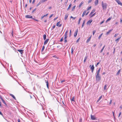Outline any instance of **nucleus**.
Here are the masks:
<instances>
[{"instance_id":"obj_10","label":"nucleus","mask_w":122,"mask_h":122,"mask_svg":"<svg viewBox=\"0 0 122 122\" xmlns=\"http://www.w3.org/2000/svg\"><path fill=\"white\" fill-rule=\"evenodd\" d=\"M78 32V29H77V30H76L74 34V36L75 37H76L77 35Z\"/></svg>"},{"instance_id":"obj_35","label":"nucleus","mask_w":122,"mask_h":122,"mask_svg":"<svg viewBox=\"0 0 122 122\" xmlns=\"http://www.w3.org/2000/svg\"><path fill=\"white\" fill-rule=\"evenodd\" d=\"M71 53L72 54H73V52L74 51V49H73V48L72 47L71 48Z\"/></svg>"},{"instance_id":"obj_16","label":"nucleus","mask_w":122,"mask_h":122,"mask_svg":"<svg viewBox=\"0 0 122 122\" xmlns=\"http://www.w3.org/2000/svg\"><path fill=\"white\" fill-rule=\"evenodd\" d=\"M85 21H86V20H84L83 21V23H82V26H81V27L82 28L83 27V26H84V24L85 23Z\"/></svg>"},{"instance_id":"obj_3","label":"nucleus","mask_w":122,"mask_h":122,"mask_svg":"<svg viewBox=\"0 0 122 122\" xmlns=\"http://www.w3.org/2000/svg\"><path fill=\"white\" fill-rule=\"evenodd\" d=\"M25 17L26 18H30L32 19H33L32 16L30 15H27L25 16Z\"/></svg>"},{"instance_id":"obj_48","label":"nucleus","mask_w":122,"mask_h":122,"mask_svg":"<svg viewBox=\"0 0 122 122\" xmlns=\"http://www.w3.org/2000/svg\"><path fill=\"white\" fill-rule=\"evenodd\" d=\"M80 39V38H79L76 41V42H79Z\"/></svg>"},{"instance_id":"obj_34","label":"nucleus","mask_w":122,"mask_h":122,"mask_svg":"<svg viewBox=\"0 0 122 122\" xmlns=\"http://www.w3.org/2000/svg\"><path fill=\"white\" fill-rule=\"evenodd\" d=\"M107 85L106 84L104 86V90H105L107 88Z\"/></svg>"},{"instance_id":"obj_6","label":"nucleus","mask_w":122,"mask_h":122,"mask_svg":"<svg viewBox=\"0 0 122 122\" xmlns=\"http://www.w3.org/2000/svg\"><path fill=\"white\" fill-rule=\"evenodd\" d=\"M17 51L19 52L20 53V54L21 55H22L23 54V51H24L23 50H17Z\"/></svg>"},{"instance_id":"obj_5","label":"nucleus","mask_w":122,"mask_h":122,"mask_svg":"<svg viewBox=\"0 0 122 122\" xmlns=\"http://www.w3.org/2000/svg\"><path fill=\"white\" fill-rule=\"evenodd\" d=\"M91 119L92 120H97V118L96 117H95L94 116L92 115L91 116Z\"/></svg>"},{"instance_id":"obj_53","label":"nucleus","mask_w":122,"mask_h":122,"mask_svg":"<svg viewBox=\"0 0 122 122\" xmlns=\"http://www.w3.org/2000/svg\"><path fill=\"white\" fill-rule=\"evenodd\" d=\"M100 62H98L96 64V66H97V65H98L100 63Z\"/></svg>"},{"instance_id":"obj_18","label":"nucleus","mask_w":122,"mask_h":122,"mask_svg":"<svg viewBox=\"0 0 122 122\" xmlns=\"http://www.w3.org/2000/svg\"><path fill=\"white\" fill-rule=\"evenodd\" d=\"M68 15V14H67L65 15V16L64 18L65 20H66L67 19Z\"/></svg>"},{"instance_id":"obj_25","label":"nucleus","mask_w":122,"mask_h":122,"mask_svg":"<svg viewBox=\"0 0 122 122\" xmlns=\"http://www.w3.org/2000/svg\"><path fill=\"white\" fill-rule=\"evenodd\" d=\"M71 102L72 101H73V102H75V97L74 96L71 99Z\"/></svg>"},{"instance_id":"obj_33","label":"nucleus","mask_w":122,"mask_h":122,"mask_svg":"<svg viewBox=\"0 0 122 122\" xmlns=\"http://www.w3.org/2000/svg\"><path fill=\"white\" fill-rule=\"evenodd\" d=\"M75 7H76V6L75 5L74 6H73L72 8V10H71L72 11H74V9H75Z\"/></svg>"},{"instance_id":"obj_26","label":"nucleus","mask_w":122,"mask_h":122,"mask_svg":"<svg viewBox=\"0 0 122 122\" xmlns=\"http://www.w3.org/2000/svg\"><path fill=\"white\" fill-rule=\"evenodd\" d=\"M43 38L44 40H45L46 39V36L45 34L43 35Z\"/></svg>"},{"instance_id":"obj_42","label":"nucleus","mask_w":122,"mask_h":122,"mask_svg":"<svg viewBox=\"0 0 122 122\" xmlns=\"http://www.w3.org/2000/svg\"><path fill=\"white\" fill-rule=\"evenodd\" d=\"M63 40V37H62L61 38V40H60V42H62V41Z\"/></svg>"},{"instance_id":"obj_64","label":"nucleus","mask_w":122,"mask_h":122,"mask_svg":"<svg viewBox=\"0 0 122 122\" xmlns=\"http://www.w3.org/2000/svg\"><path fill=\"white\" fill-rule=\"evenodd\" d=\"M18 122H20V119H18Z\"/></svg>"},{"instance_id":"obj_24","label":"nucleus","mask_w":122,"mask_h":122,"mask_svg":"<svg viewBox=\"0 0 122 122\" xmlns=\"http://www.w3.org/2000/svg\"><path fill=\"white\" fill-rule=\"evenodd\" d=\"M95 9H93L92 10V11L90 13V15L92 14L94 12H95Z\"/></svg>"},{"instance_id":"obj_20","label":"nucleus","mask_w":122,"mask_h":122,"mask_svg":"<svg viewBox=\"0 0 122 122\" xmlns=\"http://www.w3.org/2000/svg\"><path fill=\"white\" fill-rule=\"evenodd\" d=\"M83 3L84 2L83 1H82L81 2L79 6V7H81Z\"/></svg>"},{"instance_id":"obj_30","label":"nucleus","mask_w":122,"mask_h":122,"mask_svg":"<svg viewBox=\"0 0 122 122\" xmlns=\"http://www.w3.org/2000/svg\"><path fill=\"white\" fill-rule=\"evenodd\" d=\"M94 65H93L91 67V70H94Z\"/></svg>"},{"instance_id":"obj_8","label":"nucleus","mask_w":122,"mask_h":122,"mask_svg":"<svg viewBox=\"0 0 122 122\" xmlns=\"http://www.w3.org/2000/svg\"><path fill=\"white\" fill-rule=\"evenodd\" d=\"M118 3V5H121L122 6V3L119 0H117L116 1Z\"/></svg>"},{"instance_id":"obj_58","label":"nucleus","mask_w":122,"mask_h":122,"mask_svg":"<svg viewBox=\"0 0 122 122\" xmlns=\"http://www.w3.org/2000/svg\"><path fill=\"white\" fill-rule=\"evenodd\" d=\"M53 15V14H52V15H51L50 16H49V18H51L52 16Z\"/></svg>"},{"instance_id":"obj_47","label":"nucleus","mask_w":122,"mask_h":122,"mask_svg":"<svg viewBox=\"0 0 122 122\" xmlns=\"http://www.w3.org/2000/svg\"><path fill=\"white\" fill-rule=\"evenodd\" d=\"M61 83H62L63 82H64L65 81V80H61Z\"/></svg>"},{"instance_id":"obj_32","label":"nucleus","mask_w":122,"mask_h":122,"mask_svg":"<svg viewBox=\"0 0 122 122\" xmlns=\"http://www.w3.org/2000/svg\"><path fill=\"white\" fill-rule=\"evenodd\" d=\"M120 71H121V70H119L117 73V75H118L120 73Z\"/></svg>"},{"instance_id":"obj_51","label":"nucleus","mask_w":122,"mask_h":122,"mask_svg":"<svg viewBox=\"0 0 122 122\" xmlns=\"http://www.w3.org/2000/svg\"><path fill=\"white\" fill-rule=\"evenodd\" d=\"M111 18L110 17H109V18H108V19L107 20V21H109L111 19Z\"/></svg>"},{"instance_id":"obj_45","label":"nucleus","mask_w":122,"mask_h":122,"mask_svg":"<svg viewBox=\"0 0 122 122\" xmlns=\"http://www.w3.org/2000/svg\"><path fill=\"white\" fill-rule=\"evenodd\" d=\"M55 25H54L51 28V30H53L55 28Z\"/></svg>"},{"instance_id":"obj_40","label":"nucleus","mask_w":122,"mask_h":122,"mask_svg":"<svg viewBox=\"0 0 122 122\" xmlns=\"http://www.w3.org/2000/svg\"><path fill=\"white\" fill-rule=\"evenodd\" d=\"M47 0H41V2L43 3L45 1H47Z\"/></svg>"},{"instance_id":"obj_14","label":"nucleus","mask_w":122,"mask_h":122,"mask_svg":"<svg viewBox=\"0 0 122 122\" xmlns=\"http://www.w3.org/2000/svg\"><path fill=\"white\" fill-rule=\"evenodd\" d=\"M86 10H85L84 12H83L82 14V17H83L84 15H85V14H86Z\"/></svg>"},{"instance_id":"obj_36","label":"nucleus","mask_w":122,"mask_h":122,"mask_svg":"<svg viewBox=\"0 0 122 122\" xmlns=\"http://www.w3.org/2000/svg\"><path fill=\"white\" fill-rule=\"evenodd\" d=\"M91 7H92L91 6H90L87 9V11L88 10H90V9H91Z\"/></svg>"},{"instance_id":"obj_44","label":"nucleus","mask_w":122,"mask_h":122,"mask_svg":"<svg viewBox=\"0 0 122 122\" xmlns=\"http://www.w3.org/2000/svg\"><path fill=\"white\" fill-rule=\"evenodd\" d=\"M36 10V8L35 9L32 11V13H33Z\"/></svg>"},{"instance_id":"obj_57","label":"nucleus","mask_w":122,"mask_h":122,"mask_svg":"<svg viewBox=\"0 0 122 122\" xmlns=\"http://www.w3.org/2000/svg\"><path fill=\"white\" fill-rule=\"evenodd\" d=\"M33 20H35L36 21H39V20H36V19H34V18H33Z\"/></svg>"},{"instance_id":"obj_4","label":"nucleus","mask_w":122,"mask_h":122,"mask_svg":"<svg viewBox=\"0 0 122 122\" xmlns=\"http://www.w3.org/2000/svg\"><path fill=\"white\" fill-rule=\"evenodd\" d=\"M0 98L1 100V101L6 106H7V105L6 103L5 102V101L3 99L2 96L0 95Z\"/></svg>"},{"instance_id":"obj_11","label":"nucleus","mask_w":122,"mask_h":122,"mask_svg":"<svg viewBox=\"0 0 122 122\" xmlns=\"http://www.w3.org/2000/svg\"><path fill=\"white\" fill-rule=\"evenodd\" d=\"M113 30V29H111L109 30L108 31V32H107L106 33V35H107L109 34Z\"/></svg>"},{"instance_id":"obj_31","label":"nucleus","mask_w":122,"mask_h":122,"mask_svg":"<svg viewBox=\"0 0 122 122\" xmlns=\"http://www.w3.org/2000/svg\"><path fill=\"white\" fill-rule=\"evenodd\" d=\"M45 46H43L42 49H41V52H42L44 50V49H45Z\"/></svg>"},{"instance_id":"obj_23","label":"nucleus","mask_w":122,"mask_h":122,"mask_svg":"<svg viewBox=\"0 0 122 122\" xmlns=\"http://www.w3.org/2000/svg\"><path fill=\"white\" fill-rule=\"evenodd\" d=\"M105 45H104V46H103V47L102 48V50L100 51V53H101V52H102V51H103V49H104V48H105Z\"/></svg>"},{"instance_id":"obj_37","label":"nucleus","mask_w":122,"mask_h":122,"mask_svg":"<svg viewBox=\"0 0 122 122\" xmlns=\"http://www.w3.org/2000/svg\"><path fill=\"white\" fill-rule=\"evenodd\" d=\"M61 23V22L60 21H59L58 22L57 24H56V26H59V24H60V23Z\"/></svg>"},{"instance_id":"obj_50","label":"nucleus","mask_w":122,"mask_h":122,"mask_svg":"<svg viewBox=\"0 0 122 122\" xmlns=\"http://www.w3.org/2000/svg\"><path fill=\"white\" fill-rule=\"evenodd\" d=\"M96 14V13H94L92 15V16H91L92 17L93 16H94Z\"/></svg>"},{"instance_id":"obj_19","label":"nucleus","mask_w":122,"mask_h":122,"mask_svg":"<svg viewBox=\"0 0 122 122\" xmlns=\"http://www.w3.org/2000/svg\"><path fill=\"white\" fill-rule=\"evenodd\" d=\"M10 95L14 99L16 100V98L15 96L13 94H10Z\"/></svg>"},{"instance_id":"obj_27","label":"nucleus","mask_w":122,"mask_h":122,"mask_svg":"<svg viewBox=\"0 0 122 122\" xmlns=\"http://www.w3.org/2000/svg\"><path fill=\"white\" fill-rule=\"evenodd\" d=\"M90 40H91L90 38H89L87 39V41H86V43H87L88 42H89V41H90Z\"/></svg>"},{"instance_id":"obj_43","label":"nucleus","mask_w":122,"mask_h":122,"mask_svg":"<svg viewBox=\"0 0 122 122\" xmlns=\"http://www.w3.org/2000/svg\"><path fill=\"white\" fill-rule=\"evenodd\" d=\"M96 31L95 30H94L93 31V35H94V34L95 33Z\"/></svg>"},{"instance_id":"obj_39","label":"nucleus","mask_w":122,"mask_h":122,"mask_svg":"<svg viewBox=\"0 0 122 122\" xmlns=\"http://www.w3.org/2000/svg\"><path fill=\"white\" fill-rule=\"evenodd\" d=\"M68 32V31L67 30L65 32L64 35L67 36V33Z\"/></svg>"},{"instance_id":"obj_49","label":"nucleus","mask_w":122,"mask_h":122,"mask_svg":"<svg viewBox=\"0 0 122 122\" xmlns=\"http://www.w3.org/2000/svg\"><path fill=\"white\" fill-rule=\"evenodd\" d=\"M118 35V34H115L114 36V37H116Z\"/></svg>"},{"instance_id":"obj_38","label":"nucleus","mask_w":122,"mask_h":122,"mask_svg":"<svg viewBox=\"0 0 122 122\" xmlns=\"http://www.w3.org/2000/svg\"><path fill=\"white\" fill-rule=\"evenodd\" d=\"M41 1H40L37 5L36 6L37 7L39 5L41 4Z\"/></svg>"},{"instance_id":"obj_17","label":"nucleus","mask_w":122,"mask_h":122,"mask_svg":"<svg viewBox=\"0 0 122 122\" xmlns=\"http://www.w3.org/2000/svg\"><path fill=\"white\" fill-rule=\"evenodd\" d=\"M45 81L46 83V85L47 87V88H49V85H48V81H46V80H45Z\"/></svg>"},{"instance_id":"obj_61","label":"nucleus","mask_w":122,"mask_h":122,"mask_svg":"<svg viewBox=\"0 0 122 122\" xmlns=\"http://www.w3.org/2000/svg\"><path fill=\"white\" fill-rule=\"evenodd\" d=\"M89 13V12H87L86 14V15H87Z\"/></svg>"},{"instance_id":"obj_1","label":"nucleus","mask_w":122,"mask_h":122,"mask_svg":"<svg viewBox=\"0 0 122 122\" xmlns=\"http://www.w3.org/2000/svg\"><path fill=\"white\" fill-rule=\"evenodd\" d=\"M101 4L103 10H106L107 6V3H104L103 1H102L101 2Z\"/></svg>"},{"instance_id":"obj_62","label":"nucleus","mask_w":122,"mask_h":122,"mask_svg":"<svg viewBox=\"0 0 122 122\" xmlns=\"http://www.w3.org/2000/svg\"><path fill=\"white\" fill-rule=\"evenodd\" d=\"M101 36H102L100 35L98 37V39H100V38H101Z\"/></svg>"},{"instance_id":"obj_15","label":"nucleus","mask_w":122,"mask_h":122,"mask_svg":"<svg viewBox=\"0 0 122 122\" xmlns=\"http://www.w3.org/2000/svg\"><path fill=\"white\" fill-rule=\"evenodd\" d=\"M102 96H101L99 98L98 100L97 101V102H98L101 99L102 97Z\"/></svg>"},{"instance_id":"obj_55","label":"nucleus","mask_w":122,"mask_h":122,"mask_svg":"<svg viewBox=\"0 0 122 122\" xmlns=\"http://www.w3.org/2000/svg\"><path fill=\"white\" fill-rule=\"evenodd\" d=\"M64 42L65 43H66L67 42V40L66 39H64Z\"/></svg>"},{"instance_id":"obj_22","label":"nucleus","mask_w":122,"mask_h":122,"mask_svg":"<svg viewBox=\"0 0 122 122\" xmlns=\"http://www.w3.org/2000/svg\"><path fill=\"white\" fill-rule=\"evenodd\" d=\"M71 5H72V4L71 3L69 5L68 7V8L67 9V10H68L71 7Z\"/></svg>"},{"instance_id":"obj_52","label":"nucleus","mask_w":122,"mask_h":122,"mask_svg":"<svg viewBox=\"0 0 122 122\" xmlns=\"http://www.w3.org/2000/svg\"><path fill=\"white\" fill-rule=\"evenodd\" d=\"M104 21V20H103L100 23V25H101L102 23H103Z\"/></svg>"},{"instance_id":"obj_28","label":"nucleus","mask_w":122,"mask_h":122,"mask_svg":"<svg viewBox=\"0 0 122 122\" xmlns=\"http://www.w3.org/2000/svg\"><path fill=\"white\" fill-rule=\"evenodd\" d=\"M48 15V14H46L44 15L43 16L41 17V19H42L44 17Z\"/></svg>"},{"instance_id":"obj_63","label":"nucleus","mask_w":122,"mask_h":122,"mask_svg":"<svg viewBox=\"0 0 122 122\" xmlns=\"http://www.w3.org/2000/svg\"><path fill=\"white\" fill-rule=\"evenodd\" d=\"M87 56H86L85 57V59H84L86 60L87 59Z\"/></svg>"},{"instance_id":"obj_13","label":"nucleus","mask_w":122,"mask_h":122,"mask_svg":"<svg viewBox=\"0 0 122 122\" xmlns=\"http://www.w3.org/2000/svg\"><path fill=\"white\" fill-rule=\"evenodd\" d=\"M101 69V68H100L97 71V74H99V73H100V71Z\"/></svg>"},{"instance_id":"obj_56","label":"nucleus","mask_w":122,"mask_h":122,"mask_svg":"<svg viewBox=\"0 0 122 122\" xmlns=\"http://www.w3.org/2000/svg\"><path fill=\"white\" fill-rule=\"evenodd\" d=\"M82 122V118H81L79 121V122Z\"/></svg>"},{"instance_id":"obj_7","label":"nucleus","mask_w":122,"mask_h":122,"mask_svg":"<svg viewBox=\"0 0 122 122\" xmlns=\"http://www.w3.org/2000/svg\"><path fill=\"white\" fill-rule=\"evenodd\" d=\"M92 20H89L88 21L87 23V25H90L91 22H92Z\"/></svg>"},{"instance_id":"obj_54","label":"nucleus","mask_w":122,"mask_h":122,"mask_svg":"<svg viewBox=\"0 0 122 122\" xmlns=\"http://www.w3.org/2000/svg\"><path fill=\"white\" fill-rule=\"evenodd\" d=\"M112 100L111 99L110 100V103H109V104H111V103H112Z\"/></svg>"},{"instance_id":"obj_41","label":"nucleus","mask_w":122,"mask_h":122,"mask_svg":"<svg viewBox=\"0 0 122 122\" xmlns=\"http://www.w3.org/2000/svg\"><path fill=\"white\" fill-rule=\"evenodd\" d=\"M70 18H72L73 19L75 20L76 18V17H73L72 16H71Z\"/></svg>"},{"instance_id":"obj_59","label":"nucleus","mask_w":122,"mask_h":122,"mask_svg":"<svg viewBox=\"0 0 122 122\" xmlns=\"http://www.w3.org/2000/svg\"><path fill=\"white\" fill-rule=\"evenodd\" d=\"M121 112H120L119 113V116H118V117H119L120 115H121Z\"/></svg>"},{"instance_id":"obj_46","label":"nucleus","mask_w":122,"mask_h":122,"mask_svg":"<svg viewBox=\"0 0 122 122\" xmlns=\"http://www.w3.org/2000/svg\"><path fill=\"white\" fill-rule=\"evenodd\" d=\"M65 36L64 38V39H66V38L67 37V36L66 35H65Z\"/></svg>"},{"instance_id":"obj_60","label":"nucleus","mask_w":122,"mask_h":122,"mask_svg":"<svg viewBox=\"0 0 122 122\" xmlns=\"http://www.w3.org/2000/svg\"><path fill=\"white\" fill-rule=\"evenodd\" d=\"M92 0H89V1H88V3H89L90 2H91V1H92Z\"/></svg>"},{"instance_id":"obj_29","label":"nucleus","mask_w":122,"mask_h":122,"mask_svg":"<svg viewBox=\"0 0 122 122\" xmlns=\"http://www.w3.org/2000/svg\"><path fill=\"white\" fill-rule=\"evenodd\" d=\"M121 37H119L116 39V40H115L116 41H117V42H118V41H119V40L121 38Z\"/></svg>"},{"instance_id":"obj_2","label":"nucleus","mask_w":122,"mask_h":122,"mask_svg":"<svg viewBox=\"0 0 122 122\" xmlns=\"http://www.w3.org/2000/svg\"><path fill=\"white\" fill-rule=\"evenodd\" d=\"M96 81H99L101 80V77L100 75L96 74Z\"/></svg>"},{"instance_id":"obj_9","label":"nucleus","mask_w":122,"mask_h":122,"mask_svg":"<svg viewBox=\"0 0 122 122\" xmlns=\"http://www.w3.org/2000/svg\"><path fill=\"white\" fill-rule=\"evenodd\" d=\"M49 39H47L44 42V45H45L46 44L48 43V41H49Z\"/></svg>"},{"instance_id":"obj_21","label":"nucleus","mask_w":122,"mask_h":122,"mask_svg":"<svg viewBox=\"0 0 122 122\" xmlns=\"http://www.w3.org/2000/svg\"><path fill=\"white\" fill-rule=\"evenodd\" d=\"M81 18H80L78 20V24L79 25L80 23L81 20Z\"/></svg>"},{"instance_id":"obj_12","label":"nucleus","mask_w":122,"mask_h":122,"mask_svg":"<svg viewBox=\"0 0 122 122\" xmlns=\"http://www.w3.org/2000/svg\"><path fill=\"white\" fill-rule=\"evenodd\" d=\"M98 3V0H96L95 2V4L96 5H97Z\"/></svg>"}]
</instances>
